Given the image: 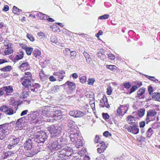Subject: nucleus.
I'll list each match as a JSON object with an SVG mask.
<instances>
[{
	"instance_id": "f257e3e1",
	"label": "nucleus",
	"mask_w": 160,
	"mask_h": 160,
	"mask_svg": "<svg viewBox=\"0 0 160 160\" xmlns=\"http://www.w3.org/2000/svg\"><path fill=\"white\" fill-rule=\"evenodd\" d=\"M57 139L49 144V147L52 152L58 151L66 144V141L61 137Z\"/></svg>"
},
{
	"instance_id": "f03ea898",
	"label": "nucleus",
	"mask_w": 160,
	"mask_h": 160,
	"mask_svg": "<svg viewBox=\"0 0 160 160\" xmlns=\"http://www.w3.org/2000/svg\"><path fill=\"white\" fill-rule=\"evenodd\" d=\"M62 127V125H52L48 128V130L52 136L58 137L61 133Z\"/></svg>"
},
{
	"instance_id": "7ed1b4c3",
	"label": "nucleus",
	"mask_w": 160,
	"mask_h": 160,
	"mask_svg": "<svg viewBox=\"0 0 160 160\" xmlns=\"http://www.w3.org/2000/svg\"><path fill=\"white\" fill-rule=\"evenodd\" d=\"M48 136L45 132L40 131L37 132L35 134L34 141L38 143H43L47 140Z\"/></svg>"
},
{
	"instance_id": "20e7f679",
	"label": "nucleus",
	"mask_w": 160,
	"mask_h": 160,
	"mask_svg": "<svg viewBox=\"0 0 160 160\" xmlns=\"http://www.w3.org/2000/svg\"><path fill=\"white\" fill-rule=\"evenodd\" d=\"M9 125L4 124L0 125V139L2 140L9 133Z\"/></svg>"
},
{
	"instance_id": "39448f33",
	"label": "nucleus",
	"mask_w": 160,
	"mask_h": 160,
	"mask_svg": "<svg viewBox=\"0 0 160 160\" xmlns=\"http://www.w3.org/2000/svg\"><path fill=\"white\" fill-rule=\"evenodd\" d=\"M27 116L29 118V121L31 123L36 124L38 122L40 123L42 121H39L38 120V118L40 116L39 113L38 111H31L30 114H28Z\"/></svg>"
},
{
	"instance_id": "423d86ee",
	"label": "nucleus",
	"mask_w": 160,
	"mask_h": 160,
	"mask_svg": "<svg viewBox=\"0 0 160 160\" xmlns=\"http://www.w3.org/2000/svg\"><path fill=\"white\" fill-rule=\"evenodd\" d=\"M78 129H75L70 131V138L72 142H76L78 140H82L81 135Z\"/></svg>"
},
{
	"instance_id": "0eeeda50",
	"label": "nucleus",
	"mask_w": 160,
	"mask_h": 160,
	"mask_svg": "<svg viewBox=\"0 0 160 160\" xmlns=\"http://www.w3.org/2000/svg\"><path fill=\"white\" fill-rule=\"evenodd\" d=\"M54 108V107L51 106H45L43 107L42 110V115L43 116L42 117L46 118L52 114L51 112L53 111Z\"/></svg>"
},
{
	"instance_id": "6e6552de",
	"label": "nucleus",
	"mask_w": 160,
	"mask_h": 160,
	"mask_svg": "<svg viewBox=\"0 0 160 160\" xmlns=\"http://www.w3.org/2000/svg\"><path fill=\"white\" fill-rule=\"evenodd\" d=\"M131 134H137L139 132V129L138 123L134 125H130L125 128Z\"/></svg>"
},
{
	"instance_id": "1a4fd4ad",
	"label": "nucleus",
	"mask_w": 160,
	"mask_h": 160,
	"mask_svg": "<svg viewBox=\"0 0 160 160\" xmlns=\"http://www.w3.org/2000/svg\"><path fill=\"white\" fill-rule=\"evenodd\" d=\"M56 118L57 117L54 116L52 114H51L49 115L46 118H45L44 117H43L42 115H40L39 117L38 118V120L39 121L42 122L46 121L52 122L57 120Z\"/></svg>"
},
{
	"instance_id": "9d476101",
	"label": "nucleus",
	"mask_w": 160,
	"mask_h": 160,
	"mask_svg": "<svg viewBox=\"0 0 160 160\" xmlns=\"http://www.w3.org/2000/svg\"><path fill=\"white\" fill-rule=\"evenodd\" d=\"M157 113L154 110L150 109L147 112V118L146 120V123L148 124L150 121L153 120L152 118L154 117Z\"/></svg>"
},
{
	"instance_id": "9b49d317",
	"label": "nucleus",
	"mask_w": 160,
	"mask_h": 160,
	"mask_svg": "<svg viewBox=\"0 0 160 160\" xmlns=\"http://www.w3.org/2000/svg\"><path fill=\"white\" fill-rule=\"evenodd\" d=\"M34 141V140L33 138H32V139H31L30 138L28 139L24 144V148L27 150H30L33 148V141Z\"/></svg>"
},
{
	"instance_id": "f8f14e48",
	"label": "nucleus",
	"mask_w": 160,
	"mask_h": 160,
	"mask_svg": "<svg viewBox=\"0 0 160 160\" xmlns=\"http://www.w3.org/2000/svg\"><path fill=\"white\" fill-rule=\"evenodd\" d=\"M65 72L62 70H59L58 72H54L53 73V75L58 76V81L60 82L63 79L65 76Z\"/></svg>"
},
{
	"instance_id": "ddd939ff",
	"label": "nucleus",
	"mask_w": 160,
	"mask_h": 160,
	"mask_svg": "<svg viewBox=\"0 0 160 160\" xmlns=\"http://www.w3.org/2000/svg\"><path fill=\"white\" fill-rule=\"evenodd\" d=\"M128 110L127 107L121 106L117 110V113L119 116H122L125 114Z\"/></svg>"
},
{
	"instance_id": "4468645a",
	"label": "nucleus",
	"mask_w": 160,
	"mask_h": 160,
	"mask_svg": "<svg viewBox=\"0 0 160 160\" xmlns=\"http://www.w3.org/2000/svg\"><path fill=\"white\" fill-rule=\"evenodd\" d=\"M126 121L128 124L130 125L138 124V122L136 120V118L132 116H128L126 118Z\"/></svg>"
},
{
	"instance_id": "2eb2a0df",
	"label": "nucleus",
	"mask_w": 160,
	"mask_h": 160,
	"mask_svg": "<svg viewBox=\"0 0 160 160\" xmlns=\"http://www.w3.org/2000/svg\"><path fill=\"white\" fill-rule=\"evenodd\" d=\"M21 80L22 84L23 86L26 88H29V87H31L32 85L31 79L22 78Z\"/></svg>"
},
{
	"instance_id": "dca6fc26",
	"label": "nucleus",
	"mask_w": 160,
	"mask_h": 160,
	"mask_svg": "<svg viewBox=\"0 0 160 160\" xmlns=\"http://www.w3.org/2000/svg\"><path fill=\"white\" fill-rule=\"evenodd\" d=\"M146 89L142 87L139 89L137 92V97L140 99H143L145 97V93Z\"/></svg>"
},
{
	"instance_id": "f3484780",
	"label": "nucleus",
	"mask_w": 160,
	"mask_h": 160,
	"mask_svg": "<svg viewBox=\"0 0 160 160\" xmlns=\"http://www.w3.org/2000/svg\"><path fill=\"white\" fill-rule=\"evenodd\" d=\"M28 151L25 152V155L27 157H31L37 154L39 151L38 150L32 149V150H27Z\"/></svg>"
},
{
	"instance_id": "a211bd4d",
	"label": "nucleus",
	"mask_w": 160,
	"mask_h": 160,
	"mask_svg": "<svg viewBox=\"0 0 160 160\" xmlns=\"http://www.w3.org/2000/svg\"><path fill=\"white\" fill-rule=\"evenodd\" d=\"M68 125L71 128L70 131L75 129H78L77 127L75 125L74 122L72 120H68Z\"/></svg>"
},
{
	"instance_id": "6ab92c4d",
	"label": "nucleus",
	"mask_w": 160,
	"mask_h": 160,
	"mask_svg": "<svg viewBox=\"0 0 160 160\" xmlns=\"http://www.w3.org/2000/svg\"><path fill=\"white\" fill-rule=\"evenodd\" d=\"M36 15L37 16L39 19L44 20H46V19H47V18L49 17L48 15L40 12H38Z\"/></svg>"
},
{
	"instance_id": "aec40b11",
	"label": "nucleus",
	"mask_w": 160,
	"mask_h": 160,
	"mask_svg": "<svg viewBox=\"0 0 160 160\" xmlns=\"http://www.w3.org/2000/svg\"><path fill=\"white\" fill-rule=\"evenodd\" d=\"M100 144H101V147L98 148L97 151L98 153H101L105 150L106 146L105 143L103 141H102L100 143Z\"/></svg>"
},
{
	"instance_id": "412c9836",
	"label": "nucleus",
	"mask_w": 160,
	"mask_h": 160,
	"mask_svg": "<svg viewBox=\"0 0 160 160\" xmlns=\"http://www.w3.org/2000/svg\"><path fill=\"white\" fill-rule=\"evenodd\" d=\"M53 111L51 112L52 114L54 116L57 117V120L58 119V117L60 116L61 114L60 113V110H58L56 109V108L53 109L52 110Z\"/></svg>"
},
{
	"instance_id": "4be33fe9",
	"label": "nucleus",
	"mask_w": 160,
	"mask_h": 160,
	"mask_svg": "<svg viewBox=\"0 0 160 160\" xmlns=\"http://www.w3.org/2000/svg\"><path fill=\"white\" fill-rule=\"evenodd\" d=\"M24 118V117H22L18 119L16 122V126L18 127V128L19 129H22V122L23 120V118Z\"/></svg>"
},
{
	"instance_id": "5701e85b",
	"label": "nucleus",
	"mask_w": 160,
	"mask_h": 160,
	"mask_svg": "<svg viewBox=\"0 0 160 160\" xmlns=\"http://www.w3.org/2000/svg\"><path fill=\"white\" fill-rule=\"evenodd\" d=\"M105 52L104 50L103 49H101L98 52L97 55L98 57L100 58L101 59L103 60L105 58Z\"/></svg>"
},
{
	"instance_id": "b1692460",
	"label": "nucleus",
	"mask_w": 160,
	"mask_h": 160,
	"mask_svg": "<svg viewBox=\"0 0 160 160\" xmlns=\"http://www.w3.org/2000/svg\"><path fill=\"white\" fill-rule=\"evenodd\" d=\"M3 89L7 93H11L13 91L12 87L11 86L4 87Z\"/></svg>"
},
{
	"instance_id": "393cba45",
	"label": "nucleus",
	"mask_w": 160,
	"mask_h": 160,
	"mask_svg": "<svg viewBox=\"0 0 160 160\" xmlns=\"http://www.w3.org/2000/svg\"><path fill=\"white\" fill-rule=\"evenodd\" d=\"M65 84L67 85L68 86V88L71 90H73L76 88L75 84L73 82H70L69 81H67Z\"/></svg>"
},
{
	"instance_id": "a878e982",
	"label": "nucleus",
	"mask_w": 160,
	"mask_h": 160,
	"mask_svg": "<svg viewBox=\"0 0 160 160\" xmlns=\"http://www.w3.org/2000/svg\"><path fill=\"white\" fill-rule=\"evenodd\" d=\"M32 54L35 57L38 58H40L41 57V52L38 49L34 50Z\"/></svg>"
},
{
	"instance_id": "bb28decb",
	"label": "nucleus",
	"mask_w": 160,
	"mask_h": 160,
	"mask_svg": "<svg viewBox=\"0 0 160 160\" xmlns=\"http://www.w3.org/2000/svg\"><path fill=\"white\" fill-rule=\"evenodd\" d=\"M37 37L39 39L43 40L46 38V35L44 33L40 32L37 33Z\"/></svg>"
},
{
	"instance_id": "cd10ccee",
	"label": "nucleus",
	"mask_w": 160,
	"mask_h": 160,
	"mask_svg": "<svg viewBox=\"0 0 160 160\" xmlns=\"http://www.w3.org/2000/svg\"><path fill=\"white\" fill-rule=\"evenodd\" d=\"M64 150L65 151L66 153V156L69 157L71 156V152H72V148L68 147H66L63 148Z\"/></svg>"
},
{
	"instance_id": "c85d7f7f",
	"label": "nucleus",
	"mask_w": 160,
	"mask_h": 160,
	"mask_svg": "<svg viewBox=\"0 0 160 160\" xmlns=\"http://www.w3.org/2000/svg\"><path fill=\"white\" fill-rule=\"evenodd\" d=\"M60 86L55 85L51 87V90L52 93H55L58 92L59 91Z\"/></svg>"
},
{
	"instance_id": "c756f323",
	"label": "nucleus",
	"mask_w": 160,
	"mask_h": 160,
	"mask_svg": "<svg viewBox=\"0 0 160 160\" xmlns=\"http://www.w3.org/2000/svg\"><path fill=\"white\" fill-rule=\"evenodd\" d=\"M13 52L12 48L11 47L9 48L8 45V47L5 48L4 53L5 55H9L12 54Z\"/></svg>"
},
{
	"instance_id": "7c9ffc66",
	"label": "nucleus",
	"mask_w": 160,
	"mask_h": 160,
	"mask_svg": "<svg viewBox=\"0 0 160 160\" xmlns=\"http://www.w3.org/2000/svg\"><path fill=\"white\" fill-rule=\"evenodd\" d=\"M13 109V107H8L5 113L8 115H12L14 113Z\"/></svg>"
},
{
	"instance_id": "2f4dec72",
	"label": "nucleus",
	"mask_w": 160,
	"mask_h": 160,
	"mask_svg": "<svg viewBox=\"0 0 160 160\" xmlns=\"http://www.w3.org/2000/svg\"><path fill=\"white\" fill-rule=\"evenodd\" d=\"M102 99L104 104V105L102 106V107H105L107 108H109L110 106L109 105L108 103V99L106 97V96H103Z\"/></svg>"
},
{
	"instance_id": "473e14b6",
	"label": "nucleus",
	"mask_w": 160,
	"mask_h": 160,
	"mask_svg": "<svg viewBox=\"0 0 160 160\" xmlns=\"http://www.w3.org/2000/svg\"><path fill=\"white\" fill-rule=\"evenodd\" d=\"M65 151H65L63 148H62L60 151H59L58 152V157L62 158L66 156Z\"/></svg>"
},
{
	"instance_id": "72a5a7b5",
	"label": "nucleus",
	"mask_w": 160,
	"mask_h": 160,
	"mask_svg": "<svg viewBox=\"0 0 160 160\" xmlns=\"http://www.w3.org/2000/svg\"><path fill=\"white\" fill-rule=\"evenodd\" d=\"M74 144L76 146L77 148H79L82 146V140H78L76 142H74Z\"/></svg>"
},
{
	"instance_id": "f704fd0d",
	"label": "nucleus",
	"mask_w": 160,
	"mask_h": 160,
	"mask_svg": "<svg viewBox=\"0 0 160 160\" xmlns=\"http://www.w3.org/2000/svg\"><path fill=\"white\" fill-rule=\"evenodd\" d=\"M14 154V153L12 151H8V152L5 153L3 158L5 159L8 158H10L12 157Z\"/></svg>"
},
{
	"instance_id": "c9c22d12",
	"label": "nucleus",
	"mask_w": 160,
	"mask_h": 160,
	"mask_svg": "<svg viewBox=\"0 0 160 160\" xmlns=\"http://www.w3.org/2000/svg\"><path fill=\"white\" fill-rule=\"evenodd\" d=\"M28 96V92L27 91L22 92L20 95V97L22 99H25Z\"/></svg>"
},
{
	"instance_id": "e433bc0d",
	"label": "nucleus",
	"mask_w": 160,
	"mask_h": 160,
	"mask_svg": "<svg viewBox=\"0 0 160 160\" xmlns=\"http://www.w3.org/2000/svg\"><path fill=\"white\" fill-rule=\"evenodd\" d=\"M22 10L20 9L15 6H13L12 8V12L18 15L19 14L20 12H22Z\"/></svg>"
},
{
	"instance_id": "4c0bfd02",
	"label": "nucleus",
	"mask_w": 160,
	"mask_h": 160,
	"mask_svg": "<svg viewBox=\"0 0 160 160\" xmlns=\"http://www.w3.org/2000/svg\"><path fill=\"white\" fill-rule=\"evenodd\" d=\"M12 69V68L11 66H8L0 69L1 71H2L3 72L10 71Z\"/></svg>"
},
{
	"instance_id": "58836bf2",
	"label": "nucleus",
	"mask_w": 160,
	"mask_h": 160,
	"mask_svg": "<svg viewBox=\"0 0 160 160\" xmlns=\"http://www.w3.org/2000/svg\"><path fill=\"white\" fill-rule=\"evenodd\" d=\"M84 115V113L81 111L76 110L75 117H80Z\"/></svg>"
},
{
	"instance_id": "ea45409f",
	"label": "nucleus",
	"mask_w": 160,
	"mask_h": 160,
	"mask_svg": "<svg viewBox=\"0 0 160 160\" xmlns=\"http://www.w3.org/2000/svg\"><path fill=\"white\" fill-rule=\"evenodd\" d=\"M22 78H28L31 79L32 78V74L29 72H25V76Z\"/></svg>"
},
{
	"instance_id": "a19ab883",
	"label": "nucleus",
	"mask_w": 160,
	"mask_h": 160,
	"mask_svg": "<svg viewBox=\"0 0 160 160\" xmlns=\"http://www.w3.org/2000/svg\"><path fill=\"white\" fill-rule=\"evenodd\" d=\"M145 112V109H141L139 111H138V114L139 117H142L144 115Z\"/></svg>"
},
{
	"instance_id": "79ce46f5",
	"label": "nucleus",
	"mask_w": 160,
	"mask_h": 160,
	"mask_svg": "<svg viewBox=\"0 0 160 160\" xmlns=\"http://www.w3.org/2000/svg\"><path fill=\"white\" fill-rule=\"evenodd\" d=\"M153 132L152 128H150L146 132V134L148 137H150L153 134Z\"/></svg>"
},
{
	"instance_id": "37998d69",
	"label": "nucleus",
	"mask_w": 160,
	"mask_h": 160,
	"mask_svg": "<svg viewBox=\"0 0 160 160\" xmlns=\"http://www.w3.org/2000/svg\"><path fill=\"white\" fill-rule=\"evenodd\" d=\"M19 141L20 139L19 138H16L14 139H13L11 141V142L13 146L15 145L19 142Z\"/></svg>"
},
{
	"instance_id": "c03bdc74",
	"label": "nucleus",
	"mask_w": 160,
	"mask_h": 160,
	"mask_svg": "<svg viewBox=\"0 0 160 160\" xmlns=\"http://www.w3.org/2000/svg\"><path fill=\"white\" fill-rule=\"evenodd\" d=\"M160 125V124L159 122H155L152 124V127L154 129H157L159 127Z\"/></svg>"
},
{
	"instance_id": "a18cd8bd",
	"label": "nucleus",
	"mask_w": 160,
	"mask_h": 160,
	"mask_svg": "<svg viewBox=\"0 0 160 160\" xmlns=\"http://www.w3.org/2000/svg\"><path fill=\"white\" fill-rule=\"evenodd\" d=\"M106 68L110 70L111 71H113L116 69L117 67L114 65H106Z\"/></svg>"
},
{
	"instance_id": "49530a36",
	"label": "nucleus",
	"mask_w": 160,
	"mask_h": 160,
	"mask_svg": "<svg viewBox=\"0 0 160 160\" xmlns=\"http://www.w3.org/2000/svg\"><path fill=\"white\" fill-rule=\"evenodd\" d=\"M71 50L70 49L68 48H66L65 50L64 51L65 56H70L71 53Z\"/></svg>"
},
{
	"instance_id": "de8ad7c7",
	"label": "nucleus",
	"mask_w": 160,
	"mask_h": 160,
	"mask_svg": "<svg viewBox=\"0 0 160 160\" xmlns=\"http://www.w3.org/2000/svg\"><path fill=\"white\" fill-rule=\"evenodd\" d=\"M160 93H158L155 92L153 93L152 96V98L154 100H158V97Z\"/></svg>"
},
{
	"instance_id": "09e8293b",
	"label": "nucleus",
	"mask_w": 160,
	"mask_h": 160,
	"mask_svg": "<svg viewBox=\"0 0 160 160\" xmlns=\"http://www.w3.org/2000/svg\"><path fill=\"white\" fill-rule=\"evenodd\" d=\"M76 55V52L75 51H71L70 54V58L72 59H74L75 58Z\"/></svg>"
},
{
	"instance_id": "8fccbe9b",
	"label": "nucleus",
	"mask_w": 160,
	"mask_h": 160,
	"mask_svg": "<svg viewBox=\"0 0 160 160\" xmlns=\"http://www.w3.org/2000/svg\"><path fill=\"white\" fill-rule=\"evenodd\" d=\"M24 53L22 52H20L18 55H17L16 58L17 59L19 60L22 59L23 57Z\"/></svg>"
},
{
	"instance_id": "3c124183",
	"label": "nucleus",
	"mask_w": 160,
	"mask_h": 160,
	"mask_svg": "<svg viewBox=\"0 0 160 160\" xmlns=\"http://www.w3.org/2000/svg\"><path fill=\"white\" fill-rule=\"evenodd\" d=\"M33 50V48H32L28 47L25 50L27 54L30 55L31 54Z\"/></svg>"
},
{
	"instance_id": "603ef678",
	"label": "nucleus",
	"mask_w": 160,
	"mask_h": 160,
	"mask_svg": "<svg viewBox=\"0 0 160 160\" xmlns=\"http://www.w3.org/2000/svg\"><path fill=\"white\" fill-rule=\"evenodd\" d=\"M8 107L6 105L1 106L0 108V111L5 113Z\"/></svg>"
},
{
	"instance_id": "864d4df0",
	"label": "nucleus",
	"mask_w": 160,
	"mask_h": 160,
	"mask_svg": "<svg viewBox=\"0 0 160 160\" xmlns=\"http://www.w3.org/2000/svg\"><path fill=\"white\" fill-rule=\"evenodd\" d=\"M109 16L108 14H104L103 15L99 17L98 19L101 20L107 19L109 18Z\"/></svg>"
},
{
	"instance_id": "5fc2aeb1",
	"label": "nucleus",
	"mask_w": 160,
	"mask_h": 160,
	"mask_svg": "<svg viewBox=\"0 0 160 160\" xmlns=\"http://www.w3.org/2000/svg\"><path fill=\"white\" fill-rule=\"evenodd\" d=\"M27 38L31 41L33 42L35 39L34 37L31 34H27Z\"/></svg>"
},
{
	"instance_id": "6e6d98bb",
	"label": "nucleus",
	"mask_w": 160,
	"mask_h": 160,
	"mask_svg": "<svg viewBox=\"0 0 160 160\" xmlns=\"http://www.w3.org/2000/svg\"><path fill=\"white\" fill-rule=\"evenodd\" d=\"M145 77L155 82H157L158 81V80L155 78L153 77H151L147 75H145Z\"/></svg>"
},
{
	"instance_id": "4d7b16f0",
	"label": "nucleus",
	"mask_w": 160,
	"mask_h": 160,
	"mask_svg": "<svg viewBox=\"0 0 160 160\" xmlns=\"http://www.w3.org/2000/svg\"><path fill=\"white\" fill-rule=\"evenodd\" d=\"M107 94L108 95H110L111 94L112 92V89L111 86H108L107 89Z\"/></svg>"
},
{
	"instance_id": "13d9d810",
	"label": "nucleus",
	"mask_w": 160,
	"mask_h": 160,
	"mask_svg": "<svg viewBox=\"0 0 160 160\" xmlns=\"http://www.w3.org/2000/svg\"><path fill=\"white\" fill-rule=\"evenodd\" d=\"M29 66V64L27 62H23L22 64L19 66L20 69H21L22 68L27 67Z\"/></svg>"
},
{
	"instance_id": "bf43d9fd",
	"label": "nucleus",
	"mask_w": 160,
	"mask_h": 160,
	"mask_svg": "<svg viewBox=\"0 0 160 160\" xmlns=\"http://www.w3.org/2000/svg\"><path fill=\"white\" fill-rule=\"evenodd\" d=\"M80 82L82 83H84L86 82L87 78L85 76H82L80 78Z\"/></svg>"
},
{
	"instance_id": "052dcab7",
	"label": "nucleus",
	"mask_w": 160,
	"mask_h": 160,
	"mask_svg": "<svg viewBox=\"0 0 160 160\" xmlns=\"http://www.w3.org/2000/svg\"><path fill=\"white\" fill-rule=\"evenodd\" d=\"M94 82L95 80L93 78H89L88 81V84L90 85H92Z\"/></svg>"
},
{
	"instance_id": "680f3d73",
	"label": "nucleus",
	"mask_w": 160,
	"mask_h": 160,
	"mask_svg": "<svg viewBox=\"0 0 160 160\" xmlns=\"http://www.w3.org/2000/svg\"><path fill=\"white\" fill-rule=\"evenodd\" d=\"M138 88V87L136 85H134L132 86V88H131L130 93H132V92H134L135 90H136Z\"/></svg>"
},
{
	"instance_id": "e2e57ef3",
	"label": "nucleus",
	"mask_w": 160,
	"mask_h": 160,
	"mask_svg": "<svg viewBox=\"0 0 160 160\" xmlns=\"http://www.w3.org/2000/svg\"><path fill=\"white\" fill-rule=\"evenodd\" d=\"M100 142V138L99 137V136L98 135H96L94 139L95 142V143H98L99 142L100 143L101 142Z\"/></svg>"
},
{
	"instance_id": "0e129e2a",
	"label": "nucleus",
	"mask_w": 160,
	"mask_h": 160,
	"mask_svg": "<svg viewBox=\"0 0 160 160\" xmlns=\"http://www.w3.org/2000/svg\"><path fill=\"white\" fill-rule=\"evenodd\" d=\"M40 86V85L38 83H35L34 85L33 84L32 85H31V87L34 88L35 89H38L39 88Z\"/></svg>"
},
{
	"instance_id": "69168bd1",
	"label": "nucleus",
	"mask_w": 160,
	"mask_h": 160,
	"mask_svg": "<svg viewBox=\"0 0 160 160\" xmlns=\"http://www.w3.org/2000/svg\"><path fill=\"white\" fill-rule=\"evenodd\" d=\"M86 62L89 64H91L92 62V60L90 56L89 57H87L86 58Z\"/></svg>"
},
{
	"instance_id": "338daca9",
	"label": "nucleus",
	"mask_w": 160,
	"mask_h": 160,
	"mask_svg": "<svg viewBox=\"0 0 160 160\" xmlns=\"http://www.w3.org/2000/svg\"><path fill=\"white\" fill-rule=\"evenodd\" d=\"M134 83L138 87V88L140 87L142 85V82L139 81H135Z\"/></svg>"
},
{
	"instance_id": "774afa93",
	"label": "nucleus",
	"mask_w": 160,
	"mask_h": 160,
	"mask_svg": "<svg viewBox=\"0 0 160 160\" xmlns=\"http://www.w3.org/2000/svg\"><path fill=\"white\" fill-rule=\"evenodd\" d=\"M76 110L71 111L69 114L71 116L75 117Z\"/></svg>"
}]
</instances>
